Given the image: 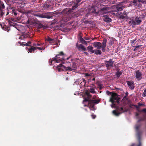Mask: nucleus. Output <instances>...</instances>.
Returning a JSON list of instances; mask_svg holds the SVG:
<instances>
[{"label":"nucleus","instance_id":"1","mask_svg":"<svg viewBox=\"0 0 146 146\" xmlns=\"http://www.w3.org/2000/svg\"><path fill=\"white\" fill-rule=\"evenodd\" d=\"M86 94L87 96V98H85L83 101V103L84 104V106H88L89 107L90 110H95L96 108L94 106V104H98L99 101L97 100H90V98L91 96L88 91L86 92Z\"/></svg>","mask_w":146,"mask_h":146},{"label":"nucleus","instance_id":"2","mask_svg":"<svg viewBox=\"0 0 146 146\" xmlns=\"http://www.w3.org/2000/svg\"><path fill=\"white\" fill-rule=\"evenodd\" d=\"M119 98L117 95L115 93H113L111 94V98L110 101L112 103L111 105L112 108L115 107L116 103L118 104L119 102Z\"/></svg>","mask_w":146,"mask_h":146},{"label":"nucleus","instance_id":"3","mask_svg":"<svg viewBox=\"0 0 146 146\" xmlns=\"http://www.w3.org/2000/svg\"><path fill=\"white\" fill-rule=\"evenodd\" d=\"M63 55L62 52H60L54 58H52L51 60V63H52L53 62H54L55 63L60 62L62 60L61 59L63 60H64L65 59L63 57Z\"/></svg>","mask_w":146,"mask_h":146},{"label":"nucleus","instance_id":"4","mask_svg":"<svg viewBox=\"0 0 146 146\" xmlns=\"http://www.w3.org/2000/svg\"><path fill=\"white\" fill-rule=\"evenodd\" d=\"M141 21V17H137L134 19H132L131 21L129 22V24L134 27L137 25H139Z\"/></svg>","mask_w":146,"mask_h":146},{"label":"nucleus","instance_id":"5","mask_svg":"<svg viewBox=\"0 0 146 146\" xmlns=\"http://www.w3.org/2000/svg\"><path fill=\"white\" fill-rule=\"evenodd\" d=\"M57 69L58 71L59 72L62 70H73V68H71L70 67H66L61 64L57 66Z\"/></svg>","mask_w":146,"mask_h":146},{"label":"nucleus","instance_id":"6","mask_svg":"<svg viewBox=\"0 0 146 146\" xmlns=\"http://www.w3.org/2000/svg\"><path fill=\"white\" fill-rule=\"evenodd\" d=\"M88 50L89 51L92 53H94L96 54H102L101 51L100 50H93L94 48L92 46H88L87 47Z\"/></svg>","mask_w":146,"mask_h":146},{"label":"nucleus","instance_id":"7","mask_svg":"<svg viewBox=\"0 0 146 146\" xmlns=\"http://www.w3.org/2000/svg\"><path fill=\"white\" fill-rule=\"evenodd\" d=\"M93 46L95 48H96L98 50H100L102 48V45L101 43L99 42H94L93 43Z\"/></svg>","mask_w":146,"mask_h":146},{"label":"nucleus","instance_id":"8","mask_svg":"<svg viewBox=\"0 0 146 146\" xmlns=\"http://www.w3.org/2000/svg\"><path fill=\"white\" fill-rule=\"evenodd\" d=\"M142 74L139 70L137 71L136 72L135 77L136 79L138 80H141V78Z\"/></svg>","mask_w":146,"mask_h":146},{"label":"nucleus","instance_id":"9","mask_svg":"<svg viewBox=\"0 0 146 146\" xmlns=\"http://www.w3.org/2000/svg\"><path fill=\"white\" fill-rule=\"evenodd\" d=\"M119 111H122L121 112H118L116 110H113L112 111L113 113L115 116H119L121 113L122 112H124V111L123 110V108H121L120 110H119Z\"/></svg>","mask_w":146,"mask_h":146},{"label":"nucleus","instance_id":"10","mask_svg":"<svg viewBox=\"0 0 146 146\" xmlns=\"http://www.w3.org/2000/svg\"><path fill=\"white\" fill-rule=\"evenodd\" d=\"M110 8H103L100 11L103 14H105L106 13H108L110 12Z\"/></svg>","mask_w":146,"mask_h":146},{"label":"nucleus","instance_id":"11","mask_svg":"<svg viewBox=\"0 0 146 146\" xmlns=\"http://www.w3.org/2000/svg\"><path fill=\"white\" fill-rule=\"evenodd\" d=\"M106 40H104L102 42V50L103 52L105 51V47L106 46Z\"/></svg>","mask_w":146,"mask_h":146},{"label":"nucleus","instance_id":"12","mask_svg":"<svg viewBox=\"0 0 146 146\" xmlns=\"http://www.w3.org/2000/svg\"><path fill=\"white\" fill-rule=\"evenodd\" d=\"M113 63V62L111 60H110L109 61H106L105 62V64L107 67L112 66Z\"/></svg>","mask_w":146,"mask_h":146},{"label":"nucleus","instance_id":"13","mask_svg":"<svg viewBox=\"0 0 146 146\" xmlns=\"http://www.w3.org/2000/svg\"><path fill=\"white\" fill-rule=\"evenodd\" d=\"M127 83L128 86L129 87L130 89H133L134 88L133 83L132 82L128 81L127 82Z\"/></svg>","mask_w":146,"mask_h":146},{"label":"nucleus","instance_id":"14","mask_svg":"<svg viewBox=\"0 0 146 146\" xmlns=\"http://www.w3.org/2000/svg\"><path fill=\"white\" fill-rule=\"evenodd\" d=\"M104 21L107 22H109L111 21V19L109 18L107 16L105 15L104 18Z\"/></svg>","mask_w":146,"mask_h":146},{"label":"nucleus","instance_id":"15","mask_svg":"<svg viewBox=\"0 0 146 146\" xmlns=\"http://www.w3.org/2000/svg\"><path fill=\"white\" fill-rule=\"evenodd\" d=\"M36 50V47H32L31 48L28 49V53L29 52L32 53Z\"/></svg>","mask_w":146,"mask_h":146},{"label":"nucleus","instance_id":"16","mask_svg":"<svg viewBox=\"0 0 146 146\" xmlns=\"http://www.w3.org/2000/svg\"><path fill=\"white\" fill-rule=\"evenodd\" d=\"M47 40L49 42V43L50 44H52L55 41V40L54 39H52L48 37L47 39Z\"/></svg>","mask_w":146,"mask_h":146},{"label":"nucleus","instance_id":"17","mask_svg":"<svg viewBox=\"0 0 146 146\" xmlns=\"http://www.w3.org/2000/svg\"><path fill=\"white\" fill-rule=\"evenodd\" d=\"M36 16H37L39 17H40L42 18H48V16H47L46 15V14H43L42 15H36Z\"/></svg>","mask_w":146,"mask_h":146},{"label":"nucleus","instance_id":"18","mask_svg":"<svg viewBox=\"0 0 146 146\" xmlns=\"http://www.w3.org/2000/svg\"><path fill=\"white\" fill-rule=\"evenodd\" d=\"M80 40L81 42L82 43L85 44H87L86 41L82 38H80Z\"/></svg>","mask_w":146,"mask_h":146},{"label":"nucleus","instance_id":"19","mask_svg":"<svg viewBox=\"0 0 146 146\" xmlns=\"http://www.w3.org/2000/svg\"><path fill=\"white\" fill-rule=\"evenodd\" d=\"M79 48L82 49L83 50H86V48L83 45L80 44L79 46Z\"/></svg>","mask_w":146,"mask_h":146},{"label":"nucleus","instance_id":"20","mask_svg":"<svg viewBox=\"0 0 146 146\" xmlns=\"http://www.w3.org/2000/svg\"><path fill=\"white\" fill-rule=\"evenodd\" d=\"M141 46V45H139V46H137L134 49V51H136V50H138L139 49V47H140V46Z\"/></svg>","mask_w":146,"mask_h":146},{"label":"nucleus","instance_id":"21","mask_svg":"<svg viewBox=\"0 0 146 146\" xmlns=\"http://www.w3.org/2000/svg\"><path fill=\"white\" fill-rule=\"evenodd\" d=\"M122 7H117L116 8H117V9L118 11H121L122 9Z\"/></svg>","mask_w":146,"mask_h":146},{"label":"nucleus","instance_id":"22","mask_svg":"<svg viewBox=\"0 0 146 146\" xmlns=\"http://www.w3.org/2000/svg\"><path fill=\"white\" fill-rule=\"evenodd\" d=\"M121 74V73L120 72L117 71L116 73V75L118 76H119Z\"/></svg>","mask_w":146,"mask_h":146},{"label":"nucleus","instance_id":"23","mask_svg":"<svg viewBox=\"0 0 146 146\" xmlns=\"http://www.w3.org/2000/svg\"><path fill=\"white\" fill-rule=\"evenodd\" d=\"M90 92L91 93H94L95 92V91L94 89L92 88L90 89Z\"/></svg>","mask_w":146,"mask_h":146},{"label":"nucleus","instance_id":"24","mask_svg":"<svg viewBox=\"0 0 146 146\" xmlns=\"http://www.w3.org/2000/svg\"><path fill=\"white\" fill-rule=\"evenodd\" d=\"M143 96L144 97H145L146 96V89L144 90Z\"/></svg>","mask_w":146,"mask_h":146},{"label":"nucleus","instance_id":"25","mask_svg":"<svg viewBox=\"0 0 146 146\" xmlns=\"http://www.w3.org/2000/svg\"><path fill=\"white\" fill-rule=\"evenodd\" d=\"M3 14V13L2 11V10L1 9V5H0V15H2Z\"/></svg>","mask_w":146,"mask_h":146},{"label":"nucleus","instance_id":"26","mask_svg":"<svg viewBox=\"0 0 146 146\" xmlns=\"http://www.w3.org/2000/svg\"><path fill=\"white\" fill-rule=\"evenodd\" d=\"M36 49H38L40 50H43L45 49V48H40L39 47H37L36 48Z\"/></svg>","mask_w":146,"mask_h":146},{"label":"nucleus","instance_id":"27","mask_svg":"<svg viewBox=\"0 0 146 146\" xmlns=\"http://www.w3.org/2000/svg\"><path fill=\"white\" fill-rule=\"evenodd\" d=\"M136 41V39H134V40H131V43L132 44V46H133V44Z\"/></svg>","mask_w":146,"mask_h":146},{"label":"nucleus","instance_id":"28","mask_svg":"<svg viewBox=\"0 0 146 146\" xmlns=\"http://www.w3.org/2000/svg\"><path fill=\"white\" fill-rule=\"evenodd\" d=\"M91 116L93 119H94L96 117V116L95 115H92Z\"/></svg>","mask_w":146,"mask_h":146},{"label":"nucleus","instance_id":"29","mask_svg":"<svg viewBox=\"0 0 146 146\" xmlns=\"http://www.w3.org/2000/svg\"><path fill=\"white\" fill-rule=\"evenodd\" d=\"M1 8L4 9L5 8L4 5L3 4H1Z\"/></svg>","mask_w":146,"mask_h":146},{"label":"nucleus","instance_id":"30","mask_svg":"<svg viewBox=\"0 0 146 146\" xmlns=\"http://www.w3.org/2000/svg\"><path fill=\"white\" fill-rule=\"evenodd\" d=\"M26 45V46H28L29 45V44H27V43H25L24 44H21V45Z\"/></svg>","mask_w":146,"mask_h":146},{"label":"nucleus","instance_id":"31","mask_svg":"<svg viewBox=\"0 0 146 146\" xmlns=\"http://www.w3.org/2000/svg\"><path fill=\"white\" fill-rule=\"evenodd\" d=\"M73 68L74 69L76 67V65L75 64H73Z\"/></svg>","mask_w":146,"mask_h":146},{"label":"nucleus","instance_id":"32","mask_svg":"<svg viewBox=\"0 0 146 146\" xmlns=\"http://www.w3.org/2000/svg\"><path fill=\"white\" fill-rule=\"evenodd\" d=\"M137 146H141V144L140 141H139V144Z\"/></svg>","mask_w":146,"mask_h":146},{"label":"nucleus","instance_id":"33","mask_svg":"<svg viewBox=\"0 0 146 146\" xmlns=\"http://www.w3.org/2000/svg\"><path fill=\"white\" fill-rule=\"evenodd\" d=\"M142 111H143L144 112H146V109H143V110H142Z\"/></svg>","mask_w":146,"mask_h":146},{"label":"nucleus","instance_id":"34","mask_svg":"<svg viewBox=\"0 0 146 146\" xmlns=\"http://www.w3.org/2000/svg\"><path fill=\"white\" fill-rule=\"evenodd\" d=\"M81 0H77L76 1L77 3V4L79 3V2H80V1H81Z\"/></svg>","mask_w":146,"mask_h":146},{"label":"nucleus","instance_id":"35","mask_svg":"<svg viewBox=\"0 0 146 146\" xmlns=\"http://www.w3.org/2000/svg\"><path fill=\"white\" fill-rule=\"evenodd\" d=\"M85 76H89V74L88 73H86L85 74Z\"/></svg>","mask_w":146,"mask_h":146},{"label":"nucleus","instance_id":"36","mask_svg":"<svg viewBox=\"0 0 146 146\" xmlns=\"http://www.w3.org/2000/svg\"><path fill=\"white\" fill-rule=\"evenodd\" d=\"M84 53L87 55H88V53L86 52H84Z\"/></svg>","mask_w":146,"mask_h":146},{"label":"nucleus","instance_id":"37","mask_svg":"<svg viewBox=\"0 0 146 146\" xmlns=\"http://www.w3.org/2000/svg\"><path fill=\"white\" fill-rule=\"evenodd\" d=\"M138 105L139 106H141V105H142V104H141L140 103H138Z\"/></svg>","mask_w":146,"mask_h":146},{"label":"nucleus","instance_id":"38","mask_svg":"<svg viewBox=\"0 0 146 146\" xmlns=\"http://www.w3.org/2000/svg\"><path fill=\"white\" fill-rule=\"evenodd\" d=\"M146 0H143V2H144L145 3H146V1H145Z\"/></svg>","mask_w":146,"mask_h":146},{"label":"nucleus","instance_id":"39","mask_svg":"<svg viewBox=\"0 0 146 146\" xmlns=\"http://www.w3.org/2000/svg\"><path fill=\"white\" fill-rule=\"evenodd\" d=\"M37 46H40V44H36Z\"/></svg>","mask_w":146,"mask_h":146},{"label":"nucleus","instance_id":"40","mask_svg":"<svg viewBox=\"0 0 146 146\" xmlns=\"http://www.w3.org/2000/svg\"><path fill=\"white\" fill-rule=\"evenodd\" d=\"M135 145L134 144H133L131 146H135Z\"/></svg>","mask_w":146,"mask_h":146},{"label":"nucleus","instance_id":"41","mask_svg":"<svg viewBox=\"0 0 146 146\" xmlns=\"http://www.w3.org/2000/svg\"><path fill=\"white\" fill-rule=\"evenodd\" d=\"M77 6H78V5H77V4H76V6H75V7H76H76H77Z\"/></svg>","mask_w":146,"mask_h":146},{"label":"nucleus","instance_id":"42","mask_svg":"<svg viewBox=\"0 0 146 146\" xmlns=\"http://www.w3.org/2000/svg\"><path fill=\"white\" fill-rule=\"evenodd\" d=\"M34 45L35 46H37L36 44H34Z\"/></svg>","mask_w":146,"mask_h":146},{"label":"nucleus","instance_id":"43","mask_svg":"<svg viewBox=\"0 0 146 146\" xmlns=\"http://www.w3.org/2000/svg\"><path fill=\"white\" fill-rule=\"evenodd\" d=\"M139 127H140V126H137V127H136V128H139Z\"/></svg>","mask_w":146,"mask_h":146},{"label":"nucleus","instance_id":"44","mask_svg":"<svg viewBox=\"0 0 146 146\" xmlns=\"http://www.w3.org/2000/svg\"><path fill=\"white\" fill-rule=\"evenodd\" d=\"M137 135H138V136H139V134L138 133H137Z\"/></svg>","mask_w":146,"mask_h":146},{"label":"nucleus","instance_id":"45","mask_svg":"<svg viewBox=\"0 0 146 146\" xmlns=\"http://www.w3.org/2000/svg\"><path fill=\"white\" fill-rule=\"evenodd\" d=\"M86 40H88V39H89V38H86Z\"/></svg>","mask_w":146,"mask_h":146},{"label":"nucleus","instance_id":"46","mask_svg":"<svg viewBox=\"0 0 146 146\" xmlns=\"http://www.w3.org/2000/svg\"><path fill=\"white\" fill-rule=\"evenodd\" d=\"M86 40H88V39H89V38H86Z\"/></svg>","mask_w":146,"mask_h":146},{"label":"nucleus","instance_id":"47","mask_svg":"<svg viewBox=\"0 0 146 146\" xmlns=\"http://www.w3.org/2000/svg\"><path fill=\"white\" fill-rule=\"evenodd\" d=\"M74 6H73V8H72V9H74Z\"/></svg>","mask_w":146,"mask_h":146},{"label":"nucleus","instance_id":"48","mask_svg":"<svg viewBox=\"0 0 146 146\" xmlns=\"http://www.w3.org/2000/svg\"><path fill=\"white\" fill-rule=\"evenodd\" d=\"M28 43L29 44H30L31 43V42H29Z\"/></svg>","mask_w":146,"mask_h":146},{"label":"nucleus","instance_id":"49","mask_svg":"<svg viewBox=\"0 0 146 146\" xmlns=\"http://www.w3.org/2000/svg\"><path fill=\"white\" fill-rule=\"evenodd\" d=\"M137 130H138V128H137Z\"/></svg>","mask_w":146,"mask_h":146},{"label":"nucleus","instance_id":"50","mask_svg":"<svg viewBox=\"0 0 146 146\" xmlns=\"http://www.w3.org/2000/svg\"><path fill=\"white\" fill-rule=\"evenodd\" d=\"M67 60H68V58H67Z\"/></svg>","mask_w":146,"mask_h":146}]
</instances>
